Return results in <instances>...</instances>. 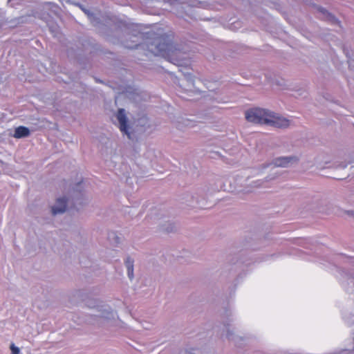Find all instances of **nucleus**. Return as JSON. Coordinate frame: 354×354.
<instances>
[{"mask_svg":"<svg viewBox=\"0 0 354 354\" xmlns=\"http://www.w3.org/2000/svg\"><path fill=\"white\" fill-rule=\"evenodd\" d=\"M67 200L65 198H58L55 206L52 207L53 215L64 213L66 209Z\"/></svg>","mask_w":354,"mask_h":354,"instance_id":"4","label":"nucleus"},{"mask_svg":"<svg viewBox=\"0 0 354 354\" xmlns=\"http://www.w3.org/2000/svg\"><path fill=\"white\" fill-rule=\"evenodd\" d=\"M117 118L120 123V131L127 135L128 138H130V133L128 131L127 118L123 109H120L118 110Z\"/></svg>","mask_w":354,"mask_h":354,"instance_id":"3","label":"nucleus"},{"mask_svg":"<svg viewBox=\"0 0 354 354\" xmlns=\"http://www.w3.org/2000/svg\"><path fill=\"white\" fill-rule=\"evenodd\" d=\"M157 54L163 57L168 61L174 62L175 59L173 55L176 53V49L171 42L159 43L157 46Z\"/></svg>","mask_w":354,"mask_h":354,"instance_id":"2","label":"nucleus"},{"mask_svg":"<svg viewBox=\"0 0 354 354\" xmlns=\"http://www.w3.org/2000/svg\"><path fill=\"white\" fill-rule=\"evenodd\" d=\"M30 135V130L28 128L24 127V126H19L17 127L15 130L14 137L15 138H21L27 137Z\"/></svg>","mask_w":354,"mask_h":354,"instance_id":"5","label":"nucleus"},{"mask_svg":"<svg viewBox=\"0 0 354 354\" xmlns=\"http://www.w3.org/2000/svg\"><path fill=\"white\" fill-rule=\"evenodd\" d=\"M245 119L255 124H266L277 128H285L290 125L289 120L259 108L248 110L245 112Z\"/></svg>","mask_w":354,"mask_h":354,"instance_id":"1","label":"nucleus"},{"mask_svg":"<svg viewBox=\"0 0 354 354\" xmlns=\"http://www.w3.org/2000/svg\"><path fill=\"white\" fill-rule=\"evenodd\" d=\"M320 11L324 14L326 15V17L328 20L333 21V22H338L333 16L330 15L326 10L324 9H321Z\"/></svg>","mask_w":354,"mask_h":354,"instance_id":"7","label":"nucleus"},{"mask_svg":"<svg viewBox=\"0 0 354 354\" xmlns=\"http://www.w3.org/2000/svg\"><path fill=\"white\" fill-rule=\"evenodd\" d=\"M292 158H279L275 160L274 164L277 167H286Z\"/></svg>","mask_w":354,"mask_h":354,"instance_id":"6","label":"nucleus"},{"mask_svg":"<svg viewBox=\"0 0 354 354\" xmlns=\"http://www.w3.org/2000/svg\"><path fill=\"white\" fill-rule=\"evenodd\" d=\"M131 266L132 268H133V260L131 259L130 257H128L126 261V266L127 268H129V266Z\"/></svg>","mask_w":354,"mask_h":354,"instance_id":"10","label":"nucleus"},{"mask_svg":"<svg viewBox=\"0 0 354 354\" xmlns=\"http://www.w3.org/2000/svg\"><path fill=\"white\" fill-rule=\"evenodd\" d=\"M10 349H11L12 354H19V348L18 347L15 346L14 344L11 345Z\"/></svg>","mask_w":354,"mask_h":354,"instance_id":"9","label":"nucleus"},{"mask_svg":"<svg viewBox=\"0 0 354 354\" xmlns=\"http://www.w3.org/2000/svg\"><path fill=\"white\" fill-rule=\"evenodd\" d=\"M127 274L131 279L133 277V268H132L131 266H129V268L127 269Z\"/></svg>","mask_w":354,"mask_h":354,"instance_id":"8","label":"nucleus"}]
</instances>
